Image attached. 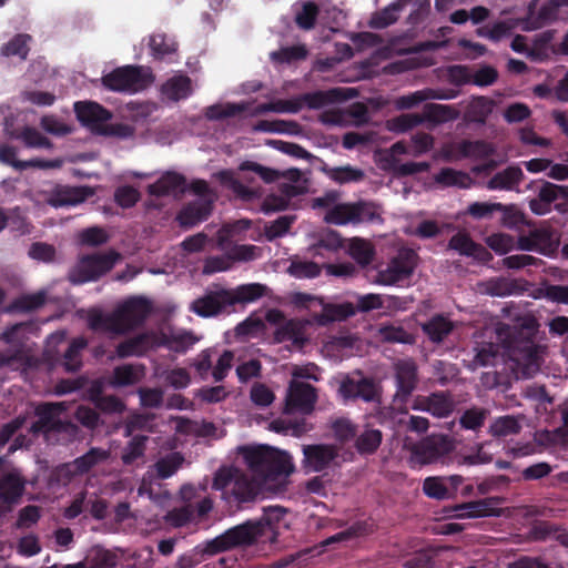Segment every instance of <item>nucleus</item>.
Returning a JSON list of instances; mask_svg holds the SVG:
<instances>
[{
    "instance_id": "f257e3e1",
    "label": "nucleus",
    "mask_w": 568,
    "mask_h": 568,
    "mask_svg": "<svg viewBox=\"0 0 568 568\" xmlns=\"http://www.w3.org/2000/svg\"><path fill=\"white\" fill-rule=\"evenodd\" d=\"M538 327L536 317L525 314L516 318L515 325L498 324L496 328L498 341L525 377L534 376L540 367V346L535 343Z\"/></svg>"
},
{
    "instance_id": "f03ea898",
    "label": "nucleus",
    "mask_w": 568,
    "mask_h": 568,
    "mask_svg": "<svg viewBox=\"0 0 568 568\" xmlns=\"http://www.w3.org/2000/svg\"><path fill=\"white\" fill-rule=\"evenodd\" d=\"M240 455L251 475L264 488H273L294 471L292 458L287 453L265 445L241 447Z\"/></svg>"
},
{
    "instance_id": "7ed1b4c3",
    "label": "nucleus",
    "mask_w": 568,
    "mask_h": 568,
    "mask_svg": "<svg viewBox=\"0 0 568 568\" xmlns=\"http://www.w3.org/2000/svg\"><path fill=\"white\" fill-rule=\"evenodd\" d=\"M286 509L280 506H271L264 509V515L260 520H247L237 525L210 539V541L201 547L211 554L227 551L240 546H247L255 542L265 531L266 528L274 527L284 518Z\"/></svg>"
},
{
    "instance_id": "20e7f679",
    "label": "nucleus",
    "mask_w": 568,
    "mask_h": 568,
    "mask_svg": "<svg viewBox=\"0 0 568 568\" xmlns=\"http://www.w3.org/2000/svg\"><path fill=\"white\" fill-rule=\"evenodd\" d=\"M151 312L150 303L143 297H131L118 305L111 313L92 311L88 316L93 331L124 335L142 325Z\"/></svg>"
},
{
    "instance_id": "39448f33",
    "label": "nucleus",
    "mask_w": 568,
    "mask_h": 568,
    "mask_svg": "<svg viewBox=\"0 0 568 568\" xmlns=\"http://www.w3.org/2000/svg\"><path fill=\"white\" fill-rule=\"evenodd\" d=\"M240 170L251 171L267 183L274 182L281 178L285 180L281 183V191L284 196L271 195L264 200L262 210L265 213L285 210L290 199L303 194L307 190L306 179H304L302 172L297 169L280 172L253 161H245L241 163Z\"/></svg>"
},
{
    "instance_id": "423d86ee",
    "label": "nucleus",
    "mask_w": 568,
    "mask_h": 568,
    "mask_svg": "<svg viewBox=\"0 0 568 568\" xmlns=\"http://www.w3.org/2000/svg\"><path fill=\"white\" fill-rule=\"evenodd\" d=\"M213 488L221 491L226 503L243 504L253 501L263 490L253 476L234 467H222L214 476Z\"/></svg>"
},
{
    "instance_id": "0eeeda50",
    "label": "nucleus",
    "mask_w": 568,
    "mask_h": 568,
    "mask_svg": "<svg viewBox=\"0 0 568 568\" xmlns=\"http://www.w3.org/2000/svg\"><path fill=\"white\" fill-rule=\"evenodd\" d=\"M121 255L115 251L84 255L70 270L68 278L73 284L97 281L113 268Z\"/></svg>"
},
{
    "instance_id": "6e6552de",
    "label": "nucleus",
    "mask_w": 568,
    "mask_h": 568,
    "mask_svg": "<svg viewBox=\"0 0 568 568\" xmlns=\"http://www.w3.org/2000/svg\"><path fill=\"white\" fill-rule=\"evenodd\" d=\"M337 396L344 404L362 399L365 403L379 402V385L371 377L364 376L361 372L342 375L336 378Z\"/></svg>"
},
{
    "instance_id": "1a4fd4ad",
    "label": "nucleus",
    "mask_w": 568,
    "mask_h": 568,
    "mask_svg": "<svg viewBox=\"0 0 568 568\" xmlns=\"http://www.w3.org/2000/svg\"><path fill=\"white\" fill-rule=\"evenodd\" d=\"M152 82V74L148 68L125 65L113 70L102 78L105 88L124 93H136L144 90Z\"/></svg>"
},
{
    "instance_id": "9d476101",
    "label": "nucleus",
    "mask_w": 568,
    "mask_h": 568,
    "mask_svg": "<svg viewBox=\"0 0 568 568\" xmlns=\"http://www.w3.org/2000/svg\"><path fill=\"white\" fill-rule=\"evenodd\" d=\"M375 206L369 202L341 203L325 212L324 221L334 225L361 224L378 219Z\"/></svg>"
},
{
    "instance_id": "9b49d317",
    "label": "nucleus",
    "mask_w": 568,
    "mask_h": 568,
    "mask_svg": "<svg viewBox=\"0 0 568 568\" xmlns=\"http://www.w3.org/2000/svg\"><path fill=\"white\" fill-rule=\"evenodd\" d=\"M416 258L417 255L413 250H399L386 267L377 272L373 283L392 286L407 280L415 270Z\"/></svg>"
},
{
    "instance_id": "f8f14e48",
    "label": "nucleus",
    "mask_w": 568,
    "mask_h": 568,
    "mask_svg": "<svg viewBox=\"0 0 568 568\" xmlns=\"http://www.w3.org/2000/svg\"><path fill=\"white\" fill-rule=\"evenodd\" d=\"M292 303L297 307L304 308L321 307L322 313L314 318L318 325H327L328 323L342 321L355 314L352 304L324 305L322 298L301 292L292 295Z\"/></svg>"
},
{
    "instance_id": "ddd939ff",
    "label": "nucleus",
    "mask_w": 568,
    "mask_h": 568,
    "mask_svg": "<svg viewBox=\"0 0 568 568\" xmlns=\"http://www.w3.org/2000/svg\"><path fill=\"white\" fill-rule=\"evenodd\" d=\"M554 203L559 212L568 210V185L544 182L537 195L528 201V206L534 214L546 215L551 212Z\"/></svg>"
},
{
    "instance_id": "4468645a",
    "label": "nucleus",
    "mask_w": 568,
    "mask_h": 568,
    "mask_svg": "<svg viewBox=\"0 0 568 568\" xmlns=\"http://www.w3.org/2000/svg\"><path fill=\"white\" fill-rule=\"evenodd\" d=\"M394 371L396 392L393 396V404L402 407L417 387V365L412 359H400L395 363Z\"/></svg>"
},
{
    "instance_id": "2eb2a0df",
    "label": "nucleus",
    "mask_w": 568,
    "mask_h": 568,
    "mask_svg": "<svg viewBox=\"0 0 568 568\" xmlns=\"http://www.w3.org/2000/svg\"><path fill=\"white\" fill-rule=\"evenodd\" d=\"M251 222L247 220H240L234 224L223 226L219 232V247L226 252L227 257L234 261L247 262L255 260L258 256L260 248L254 245L234 244L230 245L226 237L233 236L239 231L247 230Z\"/></svg>"
},
{
    "instance_id": "dca6fc26",
    "label": "nucleus",
    "mask_w": 568,
    "mask_h": 568,
    "mask_svg": "<svg viewBox=\"0 0 568 568\" xmlns=\"http://www.w3.org/2000/svg\"><path fill=\"white\" fill-rule=\"evenodd\" d=\"M190 310L201 317H212L232 310L229 290L215 286L194 300Z\"/></svg>"
},
{
    "instance_id": "f3484780",
    "label": "nucleus",
    "mask_w": 568,
    "mask_h": 568,
    "mask_svg": "<svg viewBox=\"0 0 568 568\" xmlns=\"http://www.w3.org/2000/svg\"><path fill=\"white\" fill-rule=\"evenodd\" d=\"M302 452L304 469L314 473L331 468L339 456V449L332 444L303 445Z\"/></svg>"
},
{
    "instance_id": "a211bd4d",
    "label": "nucleus",
    "mask_w": 568,
    "mask_h": 568,
    "mask_svg": "<svg viewBox=\"0 0 568 568\" xmlns=\"http://www.w3.org/2000/svg\"><path fill=\"white\" fill-rule=\"evenodd\" d=\"M454 449L452 439L444 435H432L417 445L413 452V460L420 465L442 460Z\"/></svg>"
},
{
    "instance_id": "6ab92c4d",
    "label": "nucleus",
    "mask_w": 568,
    "mask_h": 568,
    "mask_svg": "<svg viewBox=\"0 0 568 568\" xmlns=\"http://www.w3.org/2000/svg\"><path fill=\"white\" fill-rule=\"evenodd\" d=\"M317 402V390L314 386L292 379L285 398L287 412L311 414Z\"/></svg>"
},
{
    "instance_id": "aec40b11",
    "label": "nucleus",
    "mask_w": 568,
    "mask_h": 568,
    "mask_svg": "<svg viewBox=\"0 0 568 568\" xmlns=\"http://www.w3.org/2000/svg\"><path fill=\"white\" fill-rule=\"evenodd\" d=\"M559 241L556 234L547 227H537L526 235L518 236L517 248L536 252L545 256H551L558 248Z\"/></svg>"
},
{
    "instance_id": "412c9836",
    "label": "nucleus",
    "mask_w": 568,
    "mask_h": 568,
    "mask_svg": "<svg viewBox=\"0 0 568 568\" xmlns=\"http://www.w3.org/2000/svg\"><path fill=\"white\" fill-rule=\"evenodd\" d=\"M159 343V334L145 332L121 342L115 348V355L110 358L141 357L149 351L158 348Z\"/></svg>"
},
{
    "instance_id": "4be33fe9",
    "label": "nucleus",
    "mask_w": 568,
    "mask_h": 568,
    "mask_svg": "<svg viewBox=\"0 0 568 568\" xmlns=\"http://www.w3.org/2000/svg\"><path fill=\"white\" fill-rule=\"evenodd\" d=\"M93 194L87 186H61L53 187L45 193L43 201L54 209L75 206L84 202Z\"/></svg>"
},
{
    "instance_id": "5701e85b",
    "label": "nucleus",
    "mask_w": 568,
    "mask_h": 568,
    "mask_svg": "<svg viewBox=\"0 0 568 568\" xmlns=\"http://www.w3.org/2000/svg\"><path fill=\"white\" fill-rule=\"evenodd\" d=\"M67 409L64 403H48L39 405L36 408L38 419L31 425L32 433H49L60 432L63 428V423L60 419V414Z\"/></svg>"
},
{
    "instance_id": "b1692460",
    "label": "nucleus",
    "mask_w": 568,
    "mask_h": 568,
    "mask_svg": "<svg viewBox=\"0 0 568 568\" xmlns=\"http://www.w3.org/2000/svg\"><path fill=\"white\" fill-rule=\"evenodd\" d=\"M415 410H423L435 417H447L455 408L454 399L446 392H435L428 396H418L412 406Z\"/></svg>"
},
{
    "instance_id": "393cba45",
    "label": "nucleus",
    "mask_w": 568,
    "mask_h": 568,
    "mask_svg": "<svg viewBox=\"0 0 568 568\" xmlns=\"http://www.w3.org/2000/svg\"><path fill=\"white\" fill-rule=\"evenodd\" d=\"M74 111L78 120L97 134H100V125H105V123L112 118V113L110 111L104 109L102 105L90 101L75 102Z\"/></svg>"
},
{
    "instance_id": "a878e982",
    "label": "nucleus",
    "mask_w": 568,
    "mask_h": 568,
    "mask_svg": "<svg viewBox=\"0 0 568 568\" xmlns=\"http://www.w3.org/2000/svg\"><path fill=\"white\" fill-rule=\"evenodd\" d=\"M212 212L211 200L196 199L186 204L179 213L178 221L182 226L192 227L205 221Z\"/></svg>"
},
{
    "instance_id": "bb28decb",
    "label": "nucleus",
    "mask_w": 568,
    "mask_h": 568,
    "mask_svg": "<svg viewBox=\"0 0 568 568\" xmlns=\"http://www.w3.org/2000/svg\"><path fill=\"white\" fill-rule=\"evenodd\" d=\"M185 183L186 180L182 174L168 171L148 186V192L153 196L175 195L185 190Z\"/></svg>"
},
{
    "instance_id": "cd10ccee",
    "label": "nucleus",
    "mask_w": 568,
    "mask_h": 568,
    "mask_svg": "<svg viewBox=\"0 0 568 568\" xmlns=\"http://www.w3.org/2000/svg\"><path fill=\"white\" fill-rule=\"evenodd\" d=\"M274 338L278 343L291 342L295 348L301 349L308 341L306 324L297 320L286 321L276 328Z\"/></svg>"
},
{
    "instance_id": "c85d7f7f",
    "label": "nucleus",
    "mask_w": 568,
    "mask_h": 568,
    "mask_svg": "<svg viewBox=\"0 0 568 568\" xmlns=\"http://www.w3.org/2000/svg\"><path fill=\"white\" fill-rule=\"evenodd\" d=\"M497 500L485 498L480 500L459 504L454 507L456 518H478L488 516H498L496 508Z\"/></svg>"
},
{
    "instance_id": "c756f323",
    "label": "nucleus",
    "mask_w": 568,
    "mask_h": 568,
    "mask_svg": "<svg viewBox=\"0 0 568 568\" xmlns=\"http://www.w3.org/2000/svg\"><path fill=\"white\" fill-rule=\"evenodd\" d=\"M202 336L192 331L176 329L169 336L159 335V347L164 346L175 353H185L201 341Z\"/></svg>"
},
{
    "instance_id": "7c9ffc66",
    "label": "nucleus",
    "mask_w": 568,
    "mask_h": 568,
    "mask_svg": "<svg viewBox=\"0 0 568 568\" xmlns=\"http://www.w3.org/2000/svg\"><path fill=\"white\" fill-rule=\"evenodd\" d=\"M26 481L17 469L6 473L0 478V500L13 504L22 496Z\"/></svg>"
},
{
    "instance_id": "2f4dec72",
    "label": "nucleus",
    "mask_w": 568,
    "mask_h": 568,
    "mask_svg": "<svg viewBox=\"0 0 568 568\" xmlns=\"http://www.w3.org/2000/svg\"><path fill=\"white\" fill-rule=\"evenodd\" d=\"M346 99L344 89H331L327 91H315L297 95L301 109L306 105L310 109H321L331 103Z\"/></svg>"
},
{
    "instance_id": "473e14b6",
    "label": "nucleus",
    "mask_w": 568,
    "mask_h": 568,
    "mask_svg": "<svg viewBox=\"0 0 568 568\" xmlns=\"http://www.w3.org/2000/svg\"><path fill=\"white\" fill-rule=\"evenodd\" d=\"M192 93L191 79L186 75L176 74L166 80L162 88L161 94L163 99L178 102L189 98Z\"/></svg>"
},
{
    "instance_id": "72a5a7b5",
    "label": "nucleus",
    "mask_w": 568,
    "mask_h": 568,
    "mask_svg": "<svg viewBox=\"0 0 568 568\" xmlns=\"http://www.w3.org/2000/svg\"><path fill=\"white\" fill-rule=\"evenodd\" d=\"M412 0H396L379 11L371 16L368 26L372 29H385L394 24L399 17V13Z\"/></svg>"
},
{
    "instance_id": "f704fd0d",
    "label": "nucleus",
    "mask_w": 568,
    "mask_h": 568,
    "mask_svg": "<svg viewBox=\"0 0 568 568\" xmlns=\"http://www.w3.org/2000/svg\"><path fill=\"white\" fill-rule=\"evenodd\" d=\"M145 374V367L142 364H124L113 369L111 385L114 387H124L139 383Z\"/></svg>"
},
{
    "instance_id": "c9c22d12",
    "label": "nucleus",
    "mask_w": 568,
    "mask_h": 568,
    "mask_svg": "<svg viewBox=\"0 0 568 568\" xmlns=\"http://www.w3.org/2000/svg\"><path fill=\"white\" fill-rule=\"evenodd\" d=\"M184 457L179 452L169 453L160 457L155 464L150 467L148 474L156 476L160 479L172 477L183 465Z\"/></svg>"
},
{
    "instance_id": "e433bc0d",
    "label": "nucleus",
    "mask_w": 568,
    "mask_h": 568,
    "mask_svg": "<svg viewBox=\"0 0 568 568\" xmlns=\"http://www.w3.org/2000/svg\"><path fill=\"white\" fill-rule=\"evenodd\" d=\"M459 112L452 105L429 103L424 106L420 118L424 123L435 126L458 119Z\"/></svg>"
},
{
    "instance_id": "4c0bfd02",
    "label": "nucleus",
    "mask_w": 568,
    "mask_h": 568,
    "mask_svg": "<svg viewBox=\"0 0 568 568\" xmlns=\"http://www.w3.org/2000/svg\"><path fill=\"white\" fill-rule=\"evenodd\" d=\"M524 179L523 170L517 165H510L505 170L497 172L488 182L489 190H513L519 185Z\"/></svg>"
},
{
    "instance_id": "58836bf2",
    "label": "nucleus",
    "mask_w": 568,
    "mask_h": 568,
    "mask_svg": "<svg viewBox=\"0 0 568 568\" xmlns=\"http://www.w3.org/2000/svg\"><path fill=\"white\" fill-rule=\"evenodd\" d=\"M266 293V286L260 283H248L239 285L229 290L231 306L236 304H248L263 297Z\"/></svg>"
},
{
    "instance_id": "ea45409f",
    "label": "nucleus",
    "mask_w": 568,
    "mask_h": 568,
    "mask_svg": "<svg viewBox=\"0 0 568 568\" xmlns=\"http://www.w3.org/2000/svg\"><path fill=\"white\" fill-rule=\"evenodd\" d=\"M423 332L434 343H440L452 332L453 323L443 315H436L422 324Z\"/></svg>"
},
{
    "instance_id": "a19ab883",
    "label": "nucleus",
    "mask_w": 568,
    "mask_h": 568,
    "mask_svg": "<svg viewBox=\"0 0 568 568\" xmlns=\"http://www.w3.org/2000/svg\"><path fill=\"white\" fill-rule=\"evenodd\" d=\"M519 285L507 277H495L481 284V292L490 296L505 297L517 293Z\"/></svg>"
},
{
    "instance_id": "79ce46f5",
    "label": "nucleus",
    "mask_w": 568,
    "mask_h": 568,
    "mask_svg": "<svg viewBox=\"0 0 568 568\" xmlns=\"http://www.w3.org/2000/svg\"><path fill=\"white\" fill-rule=\"evenodd\" d=\"M383 439V434L377 428L366 426L356 437L355 447L362 455L373 454L377 450Z\"/></svg>"
},
{
    "instance_id": "37998d69",
    "label": "nucleus",
    "mask_w": 568,
    "mask_h": 568,
    "mask_svg": "<svg viewBox=\"0 0 568 568\" xmlns=\"http://www.w3.org/2000/svg\"><path fill=\"white\" fill-rule=\"evenodd\" d=\"M78 476H81V474L75 467L73 460L70 463L61 464L51 470L49 476V486L51 488L65 487Z\"/></svg>"
},
{
    "instance_id": "c03bdc74",
    "label": "nucleus",
    "mask_w": 568,
    "mask_h": 568,
    "mask_svg": "<svg viewBox=\"0 0 568 568\" xmlns=\"http://www.w3.org/2000/svg\"><path fill=\"white\" fill-rule=\"evenodd\" d=\"M110 458V450L98 447L91 448L84 455L75 458L73 463L81 475L90 471L93 467L103 464Z\"/></svg>"
},
{
    "instance_id": "a18cd8bd",
    "label": "nucleus",
    "mask_w": 568,
    "mask_h": 568,
    "mask_svg": "<svg viewBox=\"0 0 568 568\" xmlns=\"http://www.w3.org/2000/svg\"><path fill=\"white\" fill-rule=\"evenodd\" d=\"M348 254L362 266L368 265L375 255L372 243L367 240L354 237L348 243Z\"/></svg>"
},
{
    "instance_id": "49530a36",
    "label": "nucleus",
    "mask_w": 568,
    "mask_h": 568,
    "mask_svg": "<svg viewBox=\"0 0 568 568\" xmlns=\"http://www.w3.org/2000/svg\"><path fill=\"white\" fill-rule=\"evenodd\" d=\"M175 429L184 434H194L200 437L213 436L216 427L210 422H192L190 419L178 417L175 419Z\"/></svg>"
},
{
    "instance_id": "de8ad7c7",
    "label": "nucleus",
    "mask_w": 568,
    "mask_h": 568,
    "mask_svg": "<svg viewBox=\"0 0 568 568\" xmlns=\"http://www.w3.org/2000/svg\"><path fill=\"white\" fill-rule=\"evenodd\" d=\"M88 341L84 337H75L70 343L63 356V366L68 372H77L82 365L81 352L87 347Z\"/></svg>"
},
{
    "instance_id": "09e8293b",
    "label": "nucleus",
    "mask_w": 568,
    "mask_h": 568,
    "mask_svg": "<svg viewBox=\"0 0 568 568\" xmlns=\"http://www.w3.org/2000/svg\"><path fill=\"white\" fill-rule=\"evenodd\" d=\"M521 424L515 416L506 415L497 417L489 426V433L494 437H506L520 432Z\"/></svg>"
},
{
    "instance_id": "8fccbe9b",
    "label": "nucleus",
    "mask_w": 568,
    "mask_h": 568,
    "mask_svg": "<svg viewBox=\"0 0 568 568\" xmlns=\"http://www.w3.org/2000/svg\"><path fill=\"white\" fill-rule=\"evenodd\" d=\"M448 247L466 256H478L479 252L483 251V246L476 244L471 237L464 232H459L452 236L448 243Z\"/></svg>"
},
{
    "instance_id": "3c124183",
    "label": "nucleus",
    "mask_w": 568,
    "mask_h": 568,
    "mask_svg": "<svg viewBox=\"0 0 568 568\" xmlns=\"http://www.w3.org/2000/svg\"><path fill=\"white\" fill-rule=\"evenodd\" d=\"M0 162L11 165L17 170H26L27 168H49L50 165L41 160L19 161L17 160L16 149L9 145L0 146Z\"/></svg>"
},
{
    "instance_id": "603ef678",
    "label": "nucleus",
    "mask_w": 568,
    "mask_h": 568,
    "mask_svg": "<svg viewBox=\"0 0 568 568\" xmlns=\"http://www.w3.org/2000/svg\"><path fill=\"white\" fill-rule=\"evenodd\" d=\"M493 101L485 98H475L468 105L466 118L470 122L484 123L493 112Z\"/></svg>"
},
{
    "instance_id": "864d4df0",
    "label": "nucleus",
    "mask_w": 568,
    "mask_h": 568,
    "mask_svg": "<svg viewBox=\"0 0 568 568\" xmlns=\"http://www.w3.org/2000/svg\"><path fill=\"white\" fill-rule=\"evenodd\" d=\"M423 124L420 114L404 113L386 122V129L393 133H406L409 130Z\"/></svg>"
},
{
    "instance_id": "5fc2aeb1",
    "label": "nucleus",
    "mask_w": 568,
    "mask_h": 568,
    "mask_svg": "<svg viewBox=\"0 0 568 568\" xmlns=\"http://www.w3.org/2000/svg\"><path fill=\"white\" fill-rule=\"evenodd\" d=\"M326 175L333 181L344 184L363 180L364 172L351 165L324 169Z\"/></svg>"
},
{
    "instance_id": "6e6d98bb",
    "label": "nucleus",
    "mask_w": 568,
    "mask_h": 568,
    "mask_svg": "<svg viewBox=\"0 0 568 568\" xmlns=\"http://www.w3.org/2000/svg\"><path fill=\"white\" fill-rule=\"evenodd\" d=\"M287 272L298 280L314 278L321 274V266L313 261L296 258L291 262Z\"/></svg>"
},
{
    "instance_id": "4d7b16f0",
    "label": "nucleus",
    "mask_w": 568,
    "mask_h": 568,
    "mask_svg": "<svg viewBox=\"0 0 568 568\" xmlns=\"http://www.w3.org/2000/svg\"><path fill=\"white\" fill-rule=\"evenodd\" d=\"M435 181L445 186H458L465 189L469 186L471 180L467 173L445 168L435 175Z\"/></svg>"
},
{
    "instance_id": "13d9d810",
    "label": "nucleus",
    "mask_w": 568,
    "mask_h": 568,
    "mask_svg": "<svg viewBox=\"0 0 568 568\" xmlns=\"http://www.w3.org/2000/svg\"><path fill=\"white\" fill-rule=\"evenodd\" d=\"M473 352L474 356L469 368L476 369L478 367L493 365L498 354V348L496 345L489 343L476 346Z\"/></svg>"
},
{
    "instance_id": "bf43d9fd",
    "label": "nucleus",
    "mask_w": 568,
    "mask_h": 568,
    "mask_svg": "<svg viewBox=\"0 0 568 568\" xmlns=\"http://www.w3.org/2000/svg\"><path fill=\"white\" fill-rule=\"evenodd\" d=\"M378 335L382 341L388 343H399V344H408L412 345L415 343V336L407 331H405L402 326L395 325H385L379 327Z\"/></svg>"
},
{
    "instance_id": "052dcab7",
    "label": "nucleus",
    "mask_w": 568,
    "mask_h": 568,
    "mask_svg": "<svg viewBox=\"0 0 568 568\" xmlns=\"http://www.w3.org/2000/svg\"><path fill=\"white\" fill-rule=\"evenodd\" d=\"M149 45L155 59H164L176 51V42L162 33L151 36Z\"/></svg>"
},
{
    "instance_id": "680f3d73",
    "label": "nucleus",
    "mask_w": 568,
    "mask_h": 568,
    "mask_svg": "<svg viewBox=\"0 0 568 568\" xmlns=\"http://www.w3.org/2000/svg\"><path fill=\"white\" fill-rule=\"evenodd\" d=\"M166 524L174 528L184 527L194 521V508L192 504H186L181 507H175L166 513L164 516Z\"/></svg>"
},
{
    "instance_id": "e2e57ef3",
    "label": "nucleus",
    "mask_w": 568,
    "mask_h": 568,
    "mask_svg": "<svg viewBox=\"0 0 568 568\" xmlns=\"http://www.w3.org/2000/svg\"><path fill=\"white\" fill-rule=\"evenodd\" d=\"M433 376L440 386H445L453 382L459 374V369L455 364L445 361H434L432 363Z\"/></svg>"
},
{
    "instance_id": "0e129e2a",
    "label": "nucleus",
    "mask_w": 568,
    "mask_h": 568,
    "mask_svg": "<svg viewBox=\"0 0 568 568\" xmlns=\"http://www.w3.org/2000/svg\"><path fill=\"white\" fill-rule=\"evenodd\" d=\"M16 139L21 140L27 148L30 149H50L52 146L50 140L34 128L26 126Z\"/></svg>"
},
{
    "instance_id": "69168bd1",
    "label": "nucleus",
    "mask_w": 568,
    "mask_h": 568,
    "mask_svg": "<svg viewBox=\"0 0 568 568\" xmlns=\"http://www.w3.org/2000/svg\"><path fill=\"white\" fill-rule=\"evenodd\" d=\"M331 428L334 437L344 444L355 438L357 434L356 425L347 417H339L332 422Z\"/></svg>"
},
{
    "instance_id": "338daca9",
    "label": "nucleus",
    "mask_w": 568,
    "mask_h": 568,
    "mask_svg": "<svg viewBox=\"0 0 568 568\" xmlns=\"http://www.w3.org/2000/svg\"><path fill=\"white\" fill-rule=\"evenodd\" d=\"M31 37L28 34H18L1 48L3 57H19L21 60L27 59L29 47L28 42Z\"/></svg>"
},
{
    "instance_id": "774afa93",
    "label": "nucleus",
    "mask_w": 568,
    "mask_h": 568,
    "mask_svg": "<svg viewBox=\"0 0 568 568\" xmlns=\"http://www.w3.org/2000/svg\"><path fill=\"white\" fill-rule=\"evenodd\" d=\"M465 159L485 160L494 154V146L481 140H464Z\"/></svg>"
}]
</instances>
